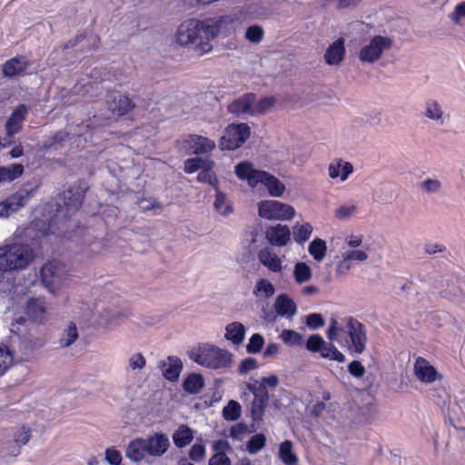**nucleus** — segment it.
<instances>
[{
	"label": "nucleus",
	"mask_w": 465,
	"mask_h": 465,
	"mask_svg": "<svg viewBox=\"0 0 465 465\" xmlns=\"http://www.w3.org/2000/svg\"><path fill=\"white\" fill-rule=\"evenodd\" d=\"M71 205H36L35 219L22 229L18 227L11 238L0 245V292H10L15 284L13 272L26 270L35 260L33 248L22 241L42 244V239L60 230L59 215L69 212Z\"/></svg>",
	"instance_id": "f257e3e1"
},
{
	"label": "nucleus",
	"mask_w": 465,
	"mask_h": 465,
	"mask_svg": "<svg viewBox=\"0 0 465 465\" xmlns=\"http://www.w3.org/2000/svg\"><path fill=\"white\" fill-rule=\"evenodd\" d=\"M171 446L169 437L163 432H154L145 438H136L131 440L125 455L134 462L148 461L150 458H161Z\"/></svg>",
	"instance_id": "f03ea898"
},
{
	"label": "nucleus",
	"mask_w": 465,
	"mask_h": 465,
	"mask_svg": "<svg viewBox=\"0 0 465 465\" xmlns=\"http://www.w3.org/2000/svg\"><path fill=\"white\" fill-rule=\"evenodd\" d=\"M340 333H345L348 336L347 345L351 353L361 354L366 350L367 331L365 326L353 317H345L339 322L331 319L327 330V338L334 341Z\"/></svg>",
	"instance_id": "7ed1b4c3"
},
{
	"label": "nucleus",
	"mask_w": 465,
	"mask_h": 465,
	"mask_svg": "<svg viewBox=\"0 0 465 465\" xmlns=\"http://www.w3.org/2000/svg\"><path fill=\"white\" fill-rule=\"evenodd\" d=\"M11 331L14 332L13 342H16V338L19 351L25 357L42 349L47 341L44 330L35 324H26V321L23 318L12 324Z\"/></svg>",
	"instance_id": "20e7f679"
},
{
	"label": "nucleus",
	"mask_w": 465,
	"mask_h": 465,
	"mask_svg": "<svg viewBox=\"0 0 465 465\" xmlns=\"http://www.w3.org/2000/svg\"><path fill=\"white\" fill-rule=\"evenodd\" d=\"M235 173L240 180L247 181L252 187L263 185L271 196L281 197L285 191L284 184L279 179L265 171L254 169L249 162L238 163Z\"/></svg>",
	"instance_id": "39448f33"
},
{
	"label": "nucleus",
	"mask_w": 465,
	"mask_h": 465,
	"mask_svg": "<svg viewBox=\"0 0 465 465\" xmlns=\"http://www.w3.org/2000/svg\"><path fill=\"white\" fill-rule=\"evenodd\" d=\"M176 42L181 45H193L201 53H207L212 49L211 37L207 35L205 20L188 19L178 27L175 35Z\"/></svg>",
	"instance_id": "423d86ee"
},
{
	"label": "nucleus",
	"mask_w": 465,
	"mask_h": 465,
	"mask_svg": "<svg viewBox=\"0 0 465 465\" xmlns=\"http://www.w3.org/2000/svg\"><path fill=\"white\" fill-rule=\"evenodd\" d=\"M189 357L197 364L212 370H225L232 363V354L229 351L209 343L191 350Z\"/></svg>",
	"instance_id": "0eeeda50"
},
{
	"label": "nucleus",
	"mask_w": 465,
	"mask_h": 465,
	"mask_svg": "<svg viewBox=\"0 0 465 465\" xmlns=\"http://www.w3.org/2000/svg\"><path fill=\"white\" fill-rule=\"evenodd\" d=\"M253 5L247 8H239L231 15H226L218 18L205 20L207 35L211 40L219 35H230L234 33L237 27L245 21L250 15L253 14Z\"/></svg>",
	"instance_id": "6e6552de"
},
{
	"label": "nucleus",
	"mask_w": 465,
	"mask_h": 465,
	"mask_svg": "<svg viewBox=\"0 0 465 465\" xmlns=\"http://www.w3.org/2000/svg\"><path fill=\"white\" fill-rule=\"evenodd\" d=\"M40 277L44 286L53 294H56L69 282L66 266L58 261L45 262L40 270Z\"/></svg>",
	"instance_id": "1a4fd4ad"
},
{
	"label": "nucleus",
	"mask_w": 465,
	"mask_h": 465,
	"mask_svg": "<svg viewBox=\"0 0 465 465\" xmlns=\"http://www.w3.org/2000/svg\"><path fill=\"white\" fill-rule=\"evenodd\" d=\"M254 386L250 387L254 393V399L252 401L251 415L254 421L262 420L264 410L269 401L267 387L275 388L279 384V378L272 374L268 377H262L260 381H256Z\"/></svg>",
	"instance_id": "9d476101"
},
{
	"label": "nucleus",
	"mask_w": 465,
	"mask_h": 465,
	"mask_svg": "<svg viewBox=\"0 0 465 465\" xmlns=\"http://www.w3.org/2000/svg\"><path fill=\"white\" fill-rule=\"evenodd\" d=\"M393 41L384 35H374L362 42L359 51V60L363 64H372L378 62L382 55L391 50Z\"/></svg>",
	"instance_id": "9b49d317"
},
{
	"label": "nucleus",
	"mask_w": 465,
	"mask_h": 465,
	"mask_svg": "<svg viewBox=\"0 0 465 465\" xmlns=\"http://www.w3.org/2000/svg\"><path fill=\"white\" fill-rule=\"evenodd\" d=\"M250 136V128L246 124H230L220 140L222 150L239 148Z\"/></svg>",
	"instance_id": "f8f14e48"
},
{
	"label": "nucleus",
	"mask_w": 465,
	"mask_h": 465,
	"mask_svg": "<svg viewBox=\"0 0 465 465\" xmlns=\"http://www.w3.org/2000/svg\"><path fill=\"white\" fill-rule=\"evenodd\" d=\"M305 347L312 352H319L324 359L338 362L345 361V356L333 344L326 342L320 334L311 335Z\"/></svg>",
	"instance_id": "ddd939ff"
},
{
	"label": "nucleus",
	"mask_w": 465,
	"mask_h": 465,
	"mask_svg": "<svg viewBox=\"0 0 465 465\" xmlns=\"http://www.w3.org/2000/svg\"><path fill=\"white\" fill-rule=\"evenodd\" d=\"M87 190L88 184L84 181H78L65 187L58 194V201L63 203H82Z\"/></svg>",
	"instance_id": "4468645a"
},
{
	"label": "nucleus",
	"mask_w": 465,
	"mask_h": 465,
	"mask_svg": "<svg viewBox=\"0 0 465 465\" xmlns=\"http://www.w3.org/2000/svg\"><path fill=\"white\" fill-rule=\"evenodd\" d=\"M25 313L36 324H42L47 320V303L45 298H31L27 301Z\"/></svg>",
	"instance_id": "2eb2a0df"
},
{
	"label": "nucleus",
	"mask_w": 465,
	"mask_h": 465,
	"mask_svg": "<svg viewBox=\"0 0 465 465\" xmlns=\"http://www.w3.org/2000/svg\"><path fill=\"white\" fill-rule=\"evenodd\" d=\"M294 213L292 205H259V215L267 220H291Z\"/></svg>",
	"instance_id": "dca6fc26"
},
{
	"label": "nucleus",
	"mask_w": 465,
	"mask_h": 465,
	"mask_svg": "<svg viewBox=\"0 0 465 465\" xmlns=\"http://www.w3.org/2000/svg\"><path fill=\"white\" fill-rule=\"evenodd\" d=\"M106 104L108 109L118 115L125 114L134 107L132 101L117 91H111L107 94Z\"/></svg>",
	"instance_id": "f3484780"
},
{
	"label": "nucleus",
	"mask_w": 465,
	"mask_h": 465,
	"mask_svg": "<svg viewBox=\"0 0 465 465\" xmlns=\"http://www.w3.org/2000/svg\"><path fill=\"white\" fill-rule=\"evenodd\" d=\"M31 439V430L23 426L13 432L12 439L6 442L5 450L8 455L16 457L21 452L22 446Z\"/></svg>",
	"instance_id": "a211bd4d"
},
{
	"label": "nucleus",
	"mask_w": 465,
	"mask_h": 465,
	"mask_svg": "<svg viewBox=\"0 0 465 465\" xmlns=\"http://www.w3.org/2000/svg\"><path fill=\"white\" fill-rule=\"evenodd\" d=\"M352 173V164L341 158L332 160L328 166L330 178L339 183L345 182Z\"/></svg>",
	"instance_id": "6ab92c4d"
},
{
	"label": "nucleus",
	"mask_w": 465,
	"mask_h": 465,
	"mask_svg": "<svg viewBox=\"0 0 465 465\" xmlns=\"http://www.w3.org/2000/svg\"><path fill=\"white\" fill-rule=\"evenodd\" d=\"M185 143L189 153L193 154L208 153L215 148V143L213 140L198 134L189 135Z\"/></svg>",
	"instance_id": "aec40b11"
},
{
	"label": "nucleus",
	"mask_w": 465,
	"mask_h": 465,
	"mask_svg": "<svg viewBox=\"0 0 465 465\" xmlns=\"http://www.w3.org/2000/svg\"><path fill=\"white\" fill-rule=\"evenodd\" d=\"M157 367L166 380L175 381L182 371L183 362L176 356H169L166 360L159 361Z\"/></svg>",
	"instance_id": "412c9836"
},
{
	"label": "nucleus",
	"mask_w": 465,
	"mask_h": 465,
	"mask_svg": "<svg viewBox=\"0 0 465 465\" xmlns=\"http://www.w3.org/2000/svg\"><path fill=\"white\" fill-rule=\"evenodd\" d=\"M414 373L421 382L426 383L433 382L440 378L436 369L430 365L427 360L421 357H419L415 361Z\"/></svg>",
	"instance_id": "4be33fe9"
},
{
	"label": "nucleus",
	"mask_w": 465,
	"mask_h": 465,
	"mask_svg": "<svg viewBox=\"0 0 465 465\" xmlns=\"http://www.w3.org/2000/svg\"><path fill=\"white\" fill-rule=\"evenodd\" d=\"M368 259V253L364 250L346 251L342 254L341 261L337 264L336 272L339 274H345L351 268L354 262H361Z\"/></svg>",
	"instance_id": "5701e85b"
},
{
	"label": "nucleus",
	"mask_w": 465,
	"mask_h": 465,
	"mask_svg": "<svg viewBox=\"0 0 465 465\" xmlns=\"http://www.w3.org/2000/svg\"><path fill=\"white\" fill-rule=\"evenodd\" d=\"M345 52V41L340 37L328 46L324 61L329 65H339L344 59Z\"/></svg>",
	"instance_id": "b1692460"
},
{
	"label": "nucleus",
	"mask_w": 465,
	"mask_h": 465,
	"mask_svg": "<svg viewBox=\"0 0 465 465\" xmlns=\"http://www.w3.org/2000/svg\"><path fill=\"white\" fill-rule=\"evenodd\" d=\"M265 237L272 245L285 246L291 239V232L288 226L277 224L266 230Z\"/></svg>",
	"instance_id": "393cba45"
},
{
	"label": "nucleus",
	"mask_w": 465,
	"mask_h": 465,
	"mask_svg": "<svg viewBox=\"0 0 465 465\" xmlns=\"http://www.w3.org/2000/svg\"><path fill=\"white\" fill-rule=\"evenodd\" d=\"M27 113L28 107L25 104L18 105L13 111L5 124L6 134L9 137L17 134L21 130L22 124L25 119Z\"/></svg>",
	"instance_id": "a878e982"
},
{
	"label": "nucleus",
	"mask_w": 465,
	"mask_h": 465,
	"mask_svg": "<svg viewBox=\"0 0 465 465\" xmlns=\"http://www.w3.org/2000/svg\"><path fill=\"white\" fill-rule=\"evenodd\" d=\"M255 100L253 94H247L238 99H235L228 105V110L234 114L252 115V104Z\"/></svg>",
	"instance_id": "bb28decb"
},
{
	"label": "nucleus",
	"mask_w": 465,
	"mask_h": 465,
	"mask_svg": "<svg viewBox=\"0 0 465 465\" xmlns=\"http://www.w3.org/2000/svg\"><path fill=\"white\" fill-rule=\"evenodd\" d=\"M274 308L278 315L288 319L292 318L297 312L295 302L287 294H281L276 298Z\"/></svg>",
	"instance_id": "cd10ccee"
},
{
	"label": "nucleus",
	"mask_w": 465,
	"mask_h": 465,
	"mask_svg": "<svg viewBox=\"0 0 465 465\" xmlns=\"http://www.w3.org/2000/svg\"><path fill=\"white\" fill-rule=\"evenodd\" d=\"M28 66V60L25 56L15 57L8 60L3 66V74L6 77L24 74Z\"/></svg>",
	"instance_id": "c85d7f7f"
},
{
	"label": "nucleus",
	"mask_w": 465,
	"mask_h": 465,
	"mask_svg": "<svg viewBox=\"0 0 465 465\" xmlns=\"http://www.w3.org/2000/svg\"><path fill=\"white\" fill-rule=\"evenodd\" d=\"M258 259L260 262L273 272L282 271L281 258L269 248H264L258 252Z\"/></svg>",
	"instance_id": "c756f323"
},
{
	"label": "nucleus",
	"mask_w": 465,
	"mask_h": 465,
	"mask_svg": "<svg viewBox=\"0 0 465 465\" xmlns=\"http://www.w3.org/2000/svg\"><path fill=\"white\" fill-rule=\"evenodd\" d=\"M245 336V328L239 322L229 323L225 328L224 338L232 342L234 345H240Z\"/></svg>",
	"instance_id": "7c9ffc66"
},
{
	"label": "nucleus",
	"mask_w": 465,
	"mask_h": 465,
	"mask_svg": "<svg viewBox=\"0 0 465 465\" xmlns=\"http://www.w3.org/2000/svg\"><path fill=\"white\" fill-rule=\"evenodd\" d=\"M193 431L185 424L180 425L173 435V443L179 449L186 447L193 441Z\"/></svg>",
	"instance_id": "2f4dec72"
},
{
	"label": "nucleus",
	"mask_w": 465,
	"mask_h": 465,
	"mask_svg": "<svg viewBox=\"0 0 465 465\" xmlns=\"http://www.w3.org/2000/svg\"><path fill=\"white\" fill-rule=\"evenodd\" d=\"M24 166L21 163H13L9 166H0V183H10L22 176Z\"/></svg>",
	"instance_id": "473e14b6"
},
{
	"label": "nucleus",
	"mask_w": 465,
	"mask_h": 465,
	"mask_svg": "<svg viewBox=\"0 0 465 465\" xmlns=\"http://www.w3.org/2000/svg\"><path fill=\"white\" fill-rule=\"evenodd\" d=\"M213 162L208 158L194 157L184 162V172L193 173L203 169H213Z\"/></svg>",
	"instance_id": "72a5a7b5"
},
{
	"label": "nucleus",
	"mask_w": 465,
	"mask_h": 465,
	"mask_svg": "<svg viewBox=\"0 0 465 465\" xmlns=\"http://www.w3.org/2000/svg\"><path fill=\"white\" fill-rule=\"evenodd\" d=\"M204 381L201 374L191 373L184 380L183 387V390L190 394H197L203 388Z\"/></svg>",
	"instance_id": "f704fd0d"
},
{
	"label": "nucleus",
	"mask_w": 465,
	"mask_h": 465,
	"mask_svg": "<svg viewBox=\"0 0 465 465\" xmlns=\"http://www.w3.org/2000/svg\"><path fill=\"white\" fill-rule=\"evenodd\" d=\"M279 457L285 465H296L298 458L292 450V442L284 440L280 444Z\"/></svg>",
	"instance_id": "c9c22d12"
},
{
	"label": "nucleus",
	"mask_w": 465,
	"mask_h": 465,
	"mask_svg": "<svg viewBox=\"0 0 465 465\" xmlns=\"http://www.w3.org/2000/svg\"><path fill=\"white\" fill-rule=\"evenodd\" d=\"M424 115L439 124H443L444 112L440 104L435 100H428L425 104Z\"/></svg>",
	"instance_id": "e433bc0d"
},
{
	"label": "nucleus",
	"mask_w": 465,
	"mask_h": 465,
	"mask_svg": "<svg viewBox=\"0 0 465 465\" xmlns=\"http://www.w3.org/2000/svg\"><path fill=\"white\" fill-rule=\"evenodd\" d=\"M309 253L316 262H322L327 253L326 242L320 238H315L308 246Z\"/></svg>",
	"instance_id": "4c0bfd02"
},
{
	"label": "nucleus",
	"mask_w": 465,
	"mask_h": 465,
	"mask_svg": "<svg viewBox=\"0 0 465 465\" xmlns=\"http://www.w3.org/2000/svg\"><path fill=\"white\" fill-rule=\"evenodd\" d=\"M78 330L74 322H70L66 328L64 329L59 344L62 348L71 346L78 339Z\"/></svg>",
	"instance_id": "58836bf2"
},
{
	"label": "nucleus",
	"mask_w": 465,
	"mask_h": 465,
	"mask_svg": "<svg viewBox=\"0 0 465 465\" xmlns=\"http://www.w3.org/2000/svg\"><path fill=\"white\" fill-rule=\"evenodd\" d=\"M421 193L427 194H438L442 190V183L436 177H428L419 184Z\"/></svg>",
	"instance_id": "ea45409f"
},
{
	"label": "nucleus",
	"mask_w": 465,
	"mask_h": 465,
	"mask_svg": "<svg viewBox=\"0 0 465 465\" xmlns=\"http://www.w3.org/2000/svg\"><path fill=\"white\" fill-rule=\"evenodd\" d=\"M311 267L303 262H297L293 269V277L297 283L302 284L312 279Z\"/></svg>",
	"instance_id": "a19ab883"
},
{
	"label": "nucleus",
	"mask_w": 465,
	"mask_h": 465,
	"mask_svg": "<svg viewBox=\"0 0 465 465\" xmlns=\"http://www.w3.org/2000/svg\"><path fill=\"white\" fill-rule=\"evenodd\" d=\"M274 286L267 279H261L257 281L253 289L254 295L265 299L272 297L274 294Z\"/></svg>",
	"instance_id": "79ce46f5"
},
{
	"label": "nucleus",
	"mask_w": 465,
	"mask_h": 465,
	"mask_svg": "<svg viewBox=\"0 0 465 465\" xmlns=\"http://www.w3.org/2000/svg\"><path fill=\"white\" fill-rule=\"evenodd\" d=\"M242 408L239 402L231 400L223 410V417L226 420L234 421L241 417Z\"/></svg>",
	"instance_id": "37998d69"
},
{
	"label": "nucleus",
	"mask_w": 465,
	"mask_h": 465,
	"mask_svg": "<svg viewBox=\"0 0 465 465\" xmlns=\"http://www.w3.org/2000/svg\"><path fill=\"white\" fill-rule=\"evenodd\" d=\"M312 226L309 223L296 224L293 228V238L295 242L303 243L306 242L312 232Z\"/></svg>",
	"instance_id": "c03bdc74"
},
{
	"label": "nucleus",
	"mask_w": 465,
	"mask_h": 465,
	"mask_svg": "<svg viewBox=\"0 0 465 465\" xmlns=\"http://www.w3.org/2000/svg\"><path fill=\"white\" fill-rule=\"evenodd\" d=\"M282 341L290 346H301L303 344V336L292 330H283L280 334Z\"/></svg>",
	"instance_id": "a18cd8bd"
},
{
	"label": "nucleus",
	"mask_w": 465,
	"mask_h": 465,
	"mask_svg": "<svg viewBox=\"0 0 465 465\" xmlns=\"http://www.w3.org/2000/svg\"><path fill=\"white\" fill-rule=\"evenodd\" d=\"M265 442L266 438L263 434H255L247 441L246 450L250 454H256L264 448Z\"/></svg>",
	"instance_id": "49530a36"
},
{
	"label": "nucleus",
	"mask_w": 465,
	"mask_h": 465,
	"mask_svg": "<svg viewBox=\"0 0 465 465\" xmlns=\"http://www.w3.org/2000/svg\"><path fill=\"white\" fill-rule=\"evenodd\" d=\"M14 357L7 346H0V376L5 374L13 365Z\"/></svg>",
	"instance_id": "de8ad7c7"
},
{
	"label": "nucleus",
	"mask_w": 465,
	"mask_h": 465,
	"mask_svg": "<svg viewBox=\"0 0 465 465\" xmlns=\"http://www.w3.org/2000/svg\"><path fill=\"white\" fill-rule=\"evenodd\" d=\"M274 103L275 101L272 97H263L259 101L255 99L252 104V115L268 112L274 105Z\"/></svg>",
	"instance_id": "09e8293b"
},
{
	"label": "nucleus",
	"mask_w": 465,
	"mask_h": 465,
	"mask_svg": "<svg viewBox=\"0 0 465 465\" xmlns=\"http://www.w3.org/2000/svg\"><path fill=\"white\" fill-rule=\"evenodd\" d=\"M146 365V360L140 352H135L128 358L127 371H142Z\"/></svg>",
	"instance_id": "8fccbe9b"
},
{
	"label": "nucleus",
	"mask_w": 465,
	"mask_h": 465,
	"mask_svg": "<svg viewBox=\"0 0 465 465\" xmlns=\"http://www.w3.org/2000/svg\"><path fill=\"white\" fill-rule=\"evenodd\" d=\"M263 345V337L260 333H254L249 339V342L246 345V351L248 353L255 354L261 351Z\"/></svg>",
	"instance_id": "3c124183"
},
{
	"label": "nucleus",
	"mask_w": 465,
	"mask_h": 465,
	"mask_svg": "<svg viewBox=\"0 0 465 465\" xmlns=\"http://www.w3.org/2000/svg\"><path fill=\"white\" fill-rule=\"evenodd\" d=\"M358 214L357 205H341L335 211V217L339 220H348Z\"/></svg>",
	"instance_id": "603ef678"
},
{
	"label": "nucleus",
	"mask_w": 465,
	"mask_h": 465,
	"mask_svg": "<svg viewBox=\"0 0 465 465\" xmlns=\"http://www.w3.org/2000/svg\"><path fill=\"white\" fill-rule=\"evenodd\" d=\"M264 35L263 29L259 25L249 26L245 32V37L248 41L258 44L260 43Z\"/></svg>",
	"instance_id": "864d4df0"
},
{
	"label": "nucleus",
	"mask_w": 465,
	"mask_h": 465,
	"mask_svg": "<svg viewBox=\"0 0 465 465\" xmlns=\"http://www.w3.org/2000/svg\"><path fill=\"white\" fill-rule=\"evenodd\" d=\"M36 188H34L29 185H25L16 192L15 195V199L16 200L15 203H24V202H27L32 200V196L35 193Z\"/></svg>",
	"instance_id": "5fc2aeb1"
},
{
	"label": "nucleus",
	"mask_w": 465,
	"mask_h": 465,
	"mask_svg": "<svg viewBox=\"0 0 465 465\" xmlns=\"http://www.w3.org/2000/svg\"><path fill=\"white\" fill-rule=\"evenodd\" d=\"M68 134L63 131L55 133L53 136L45 141L43 147L45 149H50L61 144L67 138Z\"/></svg>",
	"instance_id": "6e6d98bb"
},
{
	"label": "nucleus",
	"mask_w": 465,
	"mask_h": 465,
	"mask_svg": "<svg viewBox=\"0 0 465 465\" xmlns=\"http://www.w3.org/2000/svg\"><path fill=\"white\" fill-rule=\"evenodd\" d=\"M450 18L457 25H462L465 24V2L455 6Z\"/></svg>",
	"instance_id": "4d7b16f0"
},
{
	"label": "nucleus",
	"mask_w": 465,
	"mask_h": 465,
	"mask_svg": "<svg viewBox=\"0 0 465 465\" xmlns=\"http://www.w3.org/2000/svg\"><path fill=\"white\" fill-rule=\"evenodd\" d=\"M306 325L312 330H317L324 325V319L320 313H310L306 316Z\"/></svg>",
	"instance_id": "13d9d810"
},
{
	"label": "nucleus",
	"mask_w": 465,
	"mask_h": 465,
	"mask_svg": "<svg viewBox=\"0 0 465 465\" xmlns=\"http://www.w3.org/2000/svg\"><path fill=\"white\" fill-rule=\"evenodd\" d=\"M257 367V361L254 358L248 357L242 361L239 365L238 371L241 375H246L250 371L255 370Z\"/></svg>",
	"instance_id": "bf43d9fd"
},
{
	"label": "nucleus",
	"mask_w": 465,
	"mask_h": 465,
	"mask_svg": "<svg viewBox=\"0 0 465 465\" xmlns=\"http://www.w3.org/2000/svg\"><path fill=\"white\" fill-rule=\"evenodd\" d=\"M105 460L111 465H120L122 461V454L114 447L105 450Z\"/></svg>",
	"instance_id": "052dcab7"
},
{
	"label": "nucleus",
	"mask_w": 465,
	"mask_h": 465,
	"mask_svg": "<svg viewBox=\"0 0 465 465\" xmlns=\"http://www.w3.org/2000/svg\"><path fill=\"white\" fill-rule=\"evenodd\" d=\"M205 448L203 444H193L189 451V458L195 462H199L204 459Z\"/></svg>",
	"instance_id": "680f3d73"
},
{
	"label": "nucleus",
	"mask_w": 465,
	"mask_h": 465,
	"mask_svg": "<svg viewBox=\"0 0 465 465\" xmlns=\"http://www.w3.org/2000/svg\"><path fill=\"white\" fill-rule=\"evenodd\" d=\"M197 180L202 183H207L213 186L217 183V178L212 172V169H203L197 176Z\"/></svg>",
	"instance_id": "e2e57ef3"
},
{
	"label": "nucleus",
	"mask_w": 465,
	"mask_h": 465,
	"mask_svg": "<svg viewBox=\"0 0 465 465\" xmlns=\"http://www.w3.org/2000/svg\"><path fill=\"white\" fill-rule=\"evenodd\" d=\"M348 371L355 378H362L365 374V367L359 361H352L348 365Z\"/></svg>",
	"instance_id": "0e129e2a"
},
{
	"label": "nucleus",
	"mask_w": 465,
	"mask_h": 465,
	"mask_svg": "<svg viewBox=\"0 0 465 465\" xmlns=\"http://www.w3.org/2000/svg\"><path fill=\"white\" fill-rule=\"evenodd\" d=\"M209 465H231V460L226 453L214 454L211 457Z\"/></svg>",
	"instance_id": "69168bd1"
},
{
	"label": "nucleus",
	"mask_w": 465,
	"mask_h": 465,
	"mask_svg": "<svg viewBox=\"0 0 465 465\" xmlns=\"http://www.w3.org/2000/svg\"><path fill=\"white\" fill-rule=\"evenodd\" d=\"M230 449V444L225 440H218L213 441V450L215 454L225 453Z\"/></svg>",
	"instance_id": "338daca9"
},
{
	"label": "nucleus",
	"mask_w": 465,
	"mask_h": 465,
	"mask_svg": "<svg viewBox=\"0 0 465 465\" xmlns=\"http://www.w3.org/2000/svg\"><path fill=\"white\" fill-rule=\"evenodd\" d=\"M20 205H0V219L9 217L19 210Z\"/></svg>",
	"instance_id": "774afa93"
}]
</instances>
